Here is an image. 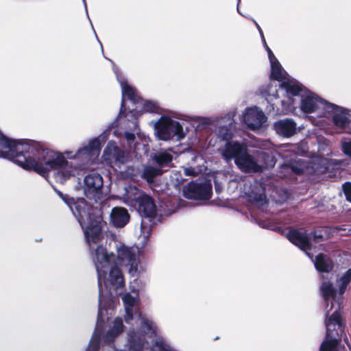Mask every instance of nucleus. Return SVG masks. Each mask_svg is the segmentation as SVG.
<instances>
[{
	"label": "nucleus",
	"instance_id": "nucleus-1",
	"mask_svg": "<svg viewBox=\"0 0 351 351\" xmlns=\"http://www.w3.org/2000/svg\"><path fill=\"white\" fill-rule=\"evenodd\" d=\"M56 192L69 206L83 229L97 273L98 314L100 316L108 315V311L112 310L116 304L112 291L120 294L119 289L125 285L123 274L117 265L126 267L128 274L134 276L138 272L139 258L133 247L117 239L110 243L114 252H108L101 244L103 239V221L99 210L95 212L90 208L83 198L75 200L68 195H64L59 191Z\"/></svg>",
	"mask_w": 351,
	"mask_h": 351
},
{
	"label": "nucleus",
	"instance_id": "nucleus-2",
	"mask_svg": "<svg viewBox=\"0 0 351 351\" xmlns=\"http://www.w3.org/2000/svg\"><path fill=\"white\" fill-rule=\"evenodd\" d=\"M115 125L117 121L100 136L90 140L76 152H58L45 148L38 142L12 140L0 132V158L8 159L25 169H33L43 176L49 170H58L54 173V178L58 182L63 184L70 178L79 175L84 165L97 158L101 141H106Z\"/></svg>",
	"mask_w": 351,
	"mask_h": 351
},
{
	"label": "nucleus",
	"instance_id": "nucleus-3",
	"mask_svg": "<svg viewBox=\"0 0 351 351\" xmlns=\"http://www.w3.org/2000/svg\"><path fill=\"white\" fill-rule=\"evenodd\" d=\"M293 96H300L301 97L300 108L305 113L317 112L319 116H326V112H331L335 108L334 104L328 103L315 93L306 90L302 84L300 93L287 95L289 99L287 101L284 100L278 101L272 104V106H277L278 103H280L283 113H288L294 108V101L291 98Z\"/></svg>",
	"mask_w": 351,
	"mask_h": 351
},
{
	"label": "nucleus",
	"instance_id": "nucleus-4",
	"mask_svg": "<svg viewBox=\"0 0 351 351\" xmlns=\"http://www.w3.org/2000/svg\"><path fill=\"white\" fill-rule=\"evenodd\" d=\"M109 320L108 315H97L96 326L86 351H98L101 343L108 344L123 331V323L121 317H116L109 326L108 330L104 332V326Z\"/></svg>",
	"mask_w": 351,
	"mask_h": 351
},
{
	"label": "nucleus",
	"instance_id": "nucleus-5",
	"mask_svg": "<svg viewBox=\"0 0 351 351\" xmlns=\"http://www.w3.org/2000/svg\"><path fill=\"white\" fill-rule=\"evenodd\" d=\"M321 291L325 302V325L327 329V324L332 323L334 326L332 329H336L343 331V326L341 321L339 311L341 310V304L336 299L335 291L332 285L330 282L324 281L321 286Z\"/></svg>",
	"mask_w": 351,
	"mask_h": 351
},
{
	"label": "nucleus",
	"instance_id": "nucleus-6",
	"mask_svg": "<svg viewBox=\"0 0 351 351\" xmlns=\"http://www.w3.org/2000/svg\"><path fill=\"white\" fill-rule=\"evenodd\" d=\"M275 164L274 157L261 151L250 154L247 147L236 163L237 166L245 173L261 172L265 168L274 167Z\"/></svg>",
	"mask_w": 351,
	"mask_h": 351
},
{
	"label": "nucleus",
	"instance_id": "nucleus-7",
	"mask_svg": "<svg viewBox=\"0 0 351 351\" xmlns=\"http://www.w3.org/2000/svg\"><path fill=\"white\" fill-rule=\"evenodd\" d=\"M155 134L158 139L168 141L174 138L180 141L185 137V132L181 123L168 114L160 116L158 120L152 121Z\"/></svg>",
	"mask_w": 351,
	"mask_h": 351
},
{
	"label": "nucleus",
	"instance_id": "nucleus-8",
	"mask_svg": "<svg viewBox=\"0 0 351 351\" xmlns=\"http://www.w3.org/2000/svg\"><path fill=\"white\" fill-rule=\"evenodd\" d=\"M114 71L117 76V79L120 84L122 91V100H121V106L119 114L118 116V119H121L123 114L125 113V108L124 106L125 99L127 97L130 99L133 104H141L143 105V110L147 112L152 113H161V109L152 101H145L143 102V99L138 96L136 93V89L130 86L126 80V79L120 74L117 69H114Z\"/></svg>",
	"mask_w": 351,
	"mask_h": 351
},
{
	"label": "nucleus",
	"instance_id": "nucleus-9",
	"mask_svg": "<svg viewBox=\"0 0 351 351\" xmlns=\"http://www.w3.org/2000/svg\"><path fill=\"white\" fill-rule=\"evenodd\" d=\"M102 159L111 167L122 171L123 167L128 165L130 162V156L128 152L120 149L114 142L109 141L104 150Z\"/></svg>",
	"mask_w": 351,
	"mask_h": 351
},
{
	"label": "nucleus",
	"instance_id": "nucleus-10",
	"mask_svg": "<svg viewBox=\"0 0 351 351\" xmlns=\"http://www.w3.org/2000/svg\"><path fill=\"white\" fill-rule=\"evenodd\" d=\"M270 64L271 77L281 83L280 86L286 90L287 95L297 94L301 91V84L295 80L287 76L278 60Z\"/></svg>",
	"mask_w": 351,
	"mask_h": 351
},
{
	"label": "nucleus",
	"instance_id": "nucleus-11",
	"mask_svg": "<svg viewBox=\"0 0 351 351\" xmlns=\"http://www.w3.org/2000/svg\"><path fill=\"white\" fill-rule=\"evenodd\" d=\"M104 185L102 176L97 173L86 175L84 179L83 189L86 196L96 202L101 200V189Z\"/></svg>",
	"mask_w": 351,
	"mask_h": 351
},
{
	"label": "nucleus",
	"instance_id": "nucleus-12",
	"mask_svg": "<svg viewBox=\"0 0 351 351\" xmlns=\"http://www.w3.org/2000/svg\"><path fill=\"white\" fill-rule=\"evenodd\" d=\"M186 198L191 199H208L212 194V185L208 182H191L183 188Z\"/></svg>",
	"mask_w": 351,
	"mask_h": 351
},
{
	"label": "nucleus",
	"instance_id": "nucleus-13",
	"mask_svg": "<svg viewBox=\"0 0 351 351\" xmlns=\"http://www.w3.org/2000/svg\"><path fill=\"white\" fill-rule=\"evenodd\" d=\"M287 238L290 242L305 251L306 255L313 260V256L308 250L313 247V241H315L317 239H322V237L314 235L312 237L305 232H301L296 230H290L287 233Z\"/></svg>",
	"mask_w": 351,
	"mask_h": 351
},
{
	"label": "nucleus",
	"instance_id": "nucleus-14",
	"mask_svg": "<svg viewBox=\"0 0 351 351\" xmlns=\"http://www.w3.org/2000/svg\"><path fill=\"white\" fill-rule=\"evenodd\" d=\"M243 120L250 129L256 131L264 125L267 117L261 109L254 106L245 109Z\"/></svg>",
	"mask_w": 351,
	"mask_h": 351
},
{
	"label": "nucleus",
	"instance_id": "nucleus-15",
	"mask_svg": "<svg viewBox=\"0 0 351 351\" xmlns=\"http://www.w3.org/2000/svg\"><path fill=\"white\" fill-rule=\"evenodd\" d=\"M332 326L334 325L331 322L327 324L326 339L321 344L320 351H341V350L339 346V337L343 331L339 329L334 330Z\"/></svg>",
	"mask_w": 351,
	"mask_h": 351
},
{
	"label": "nucleus",
	"instance_id": "nucleus-16",
	"mask_svg": "<svg viewBox=\"0 0 351 351\" xmlns=\"http://www.w3.org/2000/svg\"><path fill=\"white\" fill-rule=\"evenodd\" d=\"M246 147L244 144L237 141H227L220 149V153L226 161L234 160L236 164Z\"/></svg>",
	"mask_w": 351,
	"mask_h": 351
},
{
	"label": "nucleus",
	"instance_id": "nucleus-17",
	"mask_svg": "<svg viewBox=\"0 0 351 351\" xmlns=\"http://www.w3.org/2000/svg\"><path fill=\"white\" fill-rule=\"evenodd\" d=\"M234 117V112H229L223 117H221L219 121V128L217 132V135L221 140L228 141L232 138Z\"/></svg>",
	"mask_w": 351,
	"mask_h": 351
},
{
	"label": "nucleus",
	"instance_id": "nucleus-18",
	"mask_svg": "<svg viewBox=\"0 0 351 351\" xmlns=\"http://www.w3.org/2000/svg\"><path fill=\"white\" fill-rule=\"evenodd\" d=\"M274 129L276 132L283 137L289 138L295 134L297 124L291 119H284L274 123Z\"/></svg>",
	"mask_w": 351,
	"mask_h": 351
},
{
	"label": "nucleus",
	"instance_id": "nucleus-19",
	"mask_svg": "<svg viewBox=\"0 0 351 351\" xmlns=\"http://www.w3.org/2000/svg\"><path fill=\"white\" fill-rule=\"evenodd\" d=\"M135 208L141 215L145 217H154L156 213V207L153 199L145 193Z\"/></svg>",
	"mask_w": 351,
	"mask_h": 351
},
{
	"label": "nucleus",
	"instance_id": "nucleus-20",
	"mask_svg": "<svg viewBox=\"0 0 351 351\" xmlns=\"http://www.w3.org/2000/svg\"><path fill=\"white\" fill-rule=\"evenodd\" d=\"M124 193L122 194L123 202L129 206L136 208L137 204L144 194L136 186L128 185L125 186Z\"/></svg>",
	"mask_w": 351,
	"mask_h": 351
},
{
	"label": "nucleus",
	"instance_id": "nucleus-21",
	"mask_svg": "<svg viewBox=\"0 0 351 351\" xmlns=\"http://www.w3.org/2000/svg\"><path fill=\"white\" fill-rule=\"evenodd\" d=\"M130 215L128 210L121 207H115L112 208L110 213V221L114 226L122 228L129 221Z\"/></svg>",
	"mask_w": 351,
	"mask_h": 351
},
{
	"label": "nucleus",
	"instance_id": "nucleus-22",
	"mask_svg": "<svg viewBox=\"0 0 351 351\" xmlns=\"http://www.w3.org/2000/svg\"><path fill=\"white\" fill-rule=\"evenodd\" d=\"M334 106H335L334 110L331 112H326V114L332 113V119L335 125L340 129H344L349 123V119L347 114L346 113V110L336 105Z\"/></svg>",
	"mask_w": 351,
	"mask_h": 351
},
{
	"label": "nucleus",
	"instance_id": "nucleus-23",
	"mask_svg": "<svg viewBox=\"0 0 351 351\" xmlns=\"http://www.w3.org/2000/svg\"><path fill=\"white\" fill-rule=\"evenodd\" d=\"M170 152L176 153L173 150V149H169L168 150L160 152L155 154L154 160L160 167L163 168L171 167L173 156L170 154Z\"/></svg>",
	"mask_w": 351,
	"mask_h": 351
},
{
	"label": "nucleus",
	"instance_id": "nucleus-24",
	"mask_svg": "<svg viewBox=\"0 0 351 351\" xmlns=\"http://www.w3.org/2000/svg\"><path fill=\"white\" fill-rule=\"evenodd\" d=\"M314 265L319 272H330L333 267L332 261L326 255L318 254L314 261Z\"/></svg>",
	"mask_w": 351,
	"mask_h": 351
},
{
	"label": "nucleus",
	"instance_id": "nucleus-25",
	"mask_svg": "<svg viewBox=\"0 0 351 351\" xmlns=\"http://www.w3.org/2000/svg\"><path fill=\"white\" fill-rule=\"evenodd\" d=\"M282 169L285 171H292L295 174H300L304 172H309L308 167L306 166V162L304 160H298L295 161V164L285 165L282 167Z\"/></svg>",
	"mask_w": 351,
	"mask_h": 351
},
{
	"label": "nucleus",
	"instance_id": "nucleus-26",
	"mask_svg": "<svg viewBox=\"0 0 351 351\" xmlns=\"http://www.w3.org/2000/svg\"><path fill=\"white\" fill-rule=\"evenodd\" d=\"M250 186H252V189H256L258 187H260L261 189V190L258 193H254V191L252 190L251 192L248 193V195L250 197H253L254 200L256 202L265 201V197H266L265 193H264L265 189H263L257 182H254V184H250Z\"/></svg>",
	"mask_w": 351,
	"mask_h": 351
},
{
	"label": "nucleus",
	"instance_id": "nucleus-27",
	"mask_svg": "<svg viewBox=\"0 0 351 351\" xmlns=\"http://www.w3.org/2000/svg\"><path fill=\"white\" fill-rule=\"evenodd\" d=\"M160 173V171L159 169L153 167H146L144 169L143 173V177L145 178L147 182H152L154 178L157 175H159Z\"/></svg>",
	"mask_w": 351,
	"mask_h": 351
},
{
	"label": "nucleus",
	"instance_id": "nucleus-28",
	"mask_svg": "<svg viewBox=\"0 0 351 351\" xmlns=\"http://www.w3.org/2000/svg\"><path fill=\"white\" fill-rule=\"evenodd\" d=\"M351 280V268L349 269L339 279V293L343 294L346 289L348 284Z\"/></svg>",
	"mask_w": 351,
	"mask_h": 351
},
{
	"label": "nucleus",
	"instance_id": "nucleus-29",
	"mask_svg": "<svg viewBox=\"0 0 351 351\" xmlns=\"http://www.w3.org/2000/svg\"><path fill=\"white\" fill-rule=\"evenodd\" d=\"M341 149L345 155L351 158V138H342Z\"/></svg>",
	"mask_w": 351,
	"mask_h": 351
},
{
	"label": "nucleus",
	"instance_id": "nucleus-30",
	"mask_svg": "<svg viewBox=\"0 0 351 351\" xmlns=\"http://www.w3.org/2000/svg\"><path fill=\"white\" fill-rule=\"evenodd\" d=\"M263 96L265 97L268 102H271L273 99H278L277 90L276 88H272L271 86H269L263 93Z\"/></svg>",
	"mask_w": 351,
	"mask_h": 351
},
{
	"label": "nucleus",
	"instance_id": "nucleus-31",
	"mask_svg": "<svg viewBox=\"0 0 351 351\" xmlns=\"http://www.w3.org/2000/svg\"><path fill=\"white\" fill-rule=\"evenodd\" d=\"M343 189L346 199L351 202V183H346L343 185Z\"/></svg>",
	"mask_w": 351,
	"mask_h": 351
},
{
	"label": "nucleus",
	"instance_id": "nucleus-32",
	"mask_svg": "<svg viewBox=\"0 0 351 351\" xmlns=\"http://www.w3.org/2000/svg\"><path fill=\"white\" fill-rule=\"evenodd\" d=\"M264 45H265V49H266V50L267 51L268 58H269L270 64H271L272 62H275L278 61V60L276 59V58L274 55V53L271 51V50L270 49V48L267 46V43H264Z\"/></svg>",
	"mask_w": 351,
	"mask_h": 351
},
{
	"label": "nucleus",
	"instance_id": "nucleus-33",
	"mask_svg": "<svg viewBox=\"0 0 351 351\" xmlns=\"http://www.w3.org/2000/svg\"><path fill=\"white\" fill-rule=\"evenodd\" d=\"M125 136L129 143L135 139V135L134 133L126 132H125Z\"/></svg>",
	"mask_w": 351,
	"mask_h": 351
},
{
	"label": "nucleus",
	"instance_id": "nucleus-34",
	"mask_svg": "<svg viewBox=\"0 0 351 351\" xmlns=\"http://www.w3.org/2000/svg\"><path fill=\"white\" fill-rule=\"evenodd\" d=\"M186 176H193L195 175V171L193 168L189 167L184 169Z\"/></svg>",
	"mask_w": 351,
	"mask_h": 351
},
{
	"label": "nucleus",
	"instance_id": "nucleus-35",
	"mask_svg": "<svg viewBox=\"0 0 351 351\" xmlns=\"http://www.w3.org/2000/svg\"><path fill=\"white\" fill-rule=\"evenodd\" d=\"M253 22L254 23L256 27H257L258 30V32L261 36V38H262V40L263 42V43H265V37H264V35H263V31L260 27V25L257 23V22L253 19Z\"/></svg>",
	"mask_w": 351,
	"mask_h": 351
},
{
	"label": "nucleus",
	"instance_id": "nucleus-36",
	"mask_svg": "<svg viewBox=\"0 0 351 351\" xmlns=\"http://www.w3.org/2000/svg\"><path fill=\"white\" fill-rule=\"evenodd\" d=\"M253 22L254 23L256 27H257L258 30V32L261 36V38H262V40L263 42V43H265V37H264V35H263V31L260 27V25L257 23V22L253 19Z\"/></svg>",
	"mask_w": 351,
	"mask_h": 351
},
{
	"label": "nucleus",
	"instance_id": "nucleus-37",
	"mask_svg": "<svg viewBox=\"0 0 351 351\" xmlns=\"http://www.w3.org/2000/svg\"><path fill=\"white\" fill-rule=\"evenodd\" d=\"M253 22L254 23L256 27H257L258 30V32L261 36V38H262V40L263 42V43H265V37H264V35H263V31L260 27V25L257 23V22L253 19Z\"/></svg>",
	"mask_w": 351,
	"mask_h": 351
},
{
	"label": "nucleus",
	"instance_id": "nucleus-38",
	"mask_svg": "<svg viewBox=\"0 0 351 351\" xmlns=\"http://www.w3.org/2000/svg\"><path fill=\"white\" fill-rule=\"evenodd\" d=\"M132 124H133V126H134V130H136V128H137V123H136V121L135 119L132 121Z\"/></svg>",
	"mask_w": 351,
	"mask_h": 351
},
{
	"label": "nucleus",
	"instance_id": "nucleus-39",
	"mask_svg": "<svg viewBox=\"0 0 351 351\" xmlns=\"http://www.w3.org/2000/svg\"><path fill=\"white\" fill-rule=\"evenodd\" d=\"M136 109H134V110L130 111L129 113L131 114V117H133L134 114V111H136Z\"/></svg>",
	"mask_w": 351,
	"mask_h": 351
},
{
	"label": "nucleus",
	"instance_id": "nucleus-40",
	"mask_svg": "<svg viewBox=\"0 0 351 351\" xmlns=\"http://www.w3.org/2000/svg\"><path fill=\"white\" fill-rule=\"evenodd\" d=\"M82 1H83V3H84V7H85V9H86V13H87V12H88V11H87V7H86V1H85V0H82Z\"/></svg>",
	"mask_w": 351,
	"mask_h": 351
},
{
	"label": "nucleus",
	"instance_id": "nucleus-41",
	"mask_svg": "<svg viewBox=\"0 0 351 351\" xmlns=\"http://www.w3.org/2000/svg\"><path fill=\"white\" fill-rule=\"evenodd\" d=\"M114 135L115 136H119V134H118L117 131H116V130L114 131Z\"/></svg>",
	"mask_w": 351,
	"mask_h": 351
},
{
	"label": "nucleus",
	"instance_id": "nucleus-42",
	"mask_svg": "<svg viewBox=\"0 0 351 351\" xmlns=\"http://www.w3.org/2000/svg\"><path fill=\"white\" fill-rule=\"evenodd\" d=\"M319 160H320V162H321V163L324 164V162H325V160H324V159L321 158V159H319Z\"/></svg>",
	"mask_w": 351,
	"mask_h": 351
},
{
	"label": "nucleus",
	"instance_id": "nucleus-43",
	"mask_svg": "<svg viewBox=\"0 0 351 351\" xmlns=\"http://www.w3.org/2000/svg\"><path fill=\"white\" fill-rule=\"evenodd\" d=\"M148 238V235L145 236V235H143V241H145L147 240Z\"/></svg>",
	"mask_w": 351,
	"mask_h": 351
},
{
	"label": "nucleus",
	"instance_id": "nucleus-44",
	"mask_svg": "<svg viewBox=\"0 0 351 351\" xmlns=\"http://www.w3.org/2000/svg\"><path fill=\"white\" fill-rule=\"evenodd\" d=\"M318 169L317 167V168H315L314 171H315V172H317V171H322V170H319V169Z\"/></svg>",
	"mask_w": 351,
	"mask_h": 351
},
{
	"label": "nucleus",
	"instance_id": "nucleus-45",
	"mask_svg": "<svg viewBox=\"0 0 351 351\" xmlns=\"http://www.w3.org/2000/svg\"><path fill=\"white\" fill-rule=\"evenodd\" d=\"M237 12H238L240 14H241V13L239 12V7H238V6H237Z\"/></svg>",
	"mask_w": 351,
	"mask_h": 351
},
{
	"label": "nucleus",
	"instance_id": "nucleus-46",
	"mask_svg": "<svg viewBox=\"0 0 351 351\" xmlns=\"http://www.w3.org/2000/svg\"><path fill=\"white\" fill-rule=\"evenodd\" d=\"M345 341H346V344H347L348 346H349L348 342V340H347V339H345Z\"/></svg>",
	"mask_w": 351,
	"mask_h": 351
},
{
	"label": "nucleus",
	"instance_id": "nucleus-47",
	"mask_svg": "<svg viewBox=\"0 0 351 351\" xmlns=\"http://www.w3.org/2000/svg\"><path fill=\"white\" fill-rule=\"evenodd\" d=\"M241 0H238V3L240 2Z\"/></svg>",
	"mask_w": 351,
	"mask_h": 351
}]
</instances>
